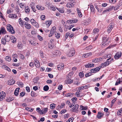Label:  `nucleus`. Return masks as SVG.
<instances>
[{
    "label": "nucleus",
    "instance_id": "obj_41",
    "mask_svg": "<svg viewBox=\"0 0 122 122\" xmlns=\"http://www.w3.org/2000/svg\"><path fill=\"white\" fill-rule=\"evenodd\" d=\"M79 76L81 78H82L84 76V74L82 72H80L79 74Z\"/></svg>",
    "mask_w": 122,
    "mask_h": 122
},
{
    "label": "nucleus",
    "instance_id": "obj_6",
    "mask_svg": "<svg viewBox=\"0 0 122 122\" xmlns=\"http://www.w3.org/2000/svg\"><path fill=\"white\" fill-rule=\"evenodd\" d=\"M122 55V53L121 52H117L114 56V57L116 59H118Z\"/></svg>",
    "mask_w": 122,
    "mask_h": 122
},
{
    "label": "nucleus",
    "instance_id": "obj_46",
    "mask_svg": "<svg viewBox=\"0 0 122 122\" xmlns=\"http://www.w3.org/2000/svg\"><path fill=\"white\" fill-rule=\"evenodd\" d=\"M73 82V80H71L70 79H68L67 81V83L69 84H71Z\"/></svg>",
    "mask_w": 122,
    "mask_h": 122
},
{
    "label": "nucleus",
    "instance_id": "obj_7",
    "mask_svg": "<svg viewBox=\"0 0 122 122\" xmlns=\"http://www.w3.org/2000/svg\"><path fill=\"white\" fill-rule=\"evenodd\" d=\"M1 95H0V101H2L4 99L5 97V93L3 92H1L0 93Z\"/></svg>",
    "mask_w": 122,
    "mask_h": 122
},
{
    "label": "nucleus",
    "instance_id": "obj_45",
    "mask_svg": "<svg viewBox=\"0 0 122 122\" xmlns=\"http://www.w3.org/2000/svg\"><path fill=\"white\" fill-rule=\"evenodd\" d=\"M120 79H120V78H119L118 79V80H119V81H116V83H115V85H117L118 84L120 83L121 82V81L120 80Z\"/></svg>",
    "mask_w": 122,
    "mask_h": 122
},
{
    "label": "nucleus",
    "instance_id": "obj_4",
    "mask_svg": "<svg viewBox=\"0 0 122 122\" xmlns=\"http://www.w3.org/2000/svg\"><path fill=\"white\" fill-rule=\"evenodd\" d=\"M75 53V50L73 49H72L67 53V56L69 57H72L73 56Z\"/></svg>",
    "mask_w": 122,
    "mask_h": 122
},
{
    "label": "nucleus",
    "instance_id": "obj_5",
    "mask_svg": "<svg viewBox=\"0 0 122 122\" xmlns=\"http://www.w3.org/2000/svg\"><path fill=\"white\" fill-rule=\"evenodd\" d=\"M114 24L113 23H111L108 26V29L107 30V32L108 33H110L114 27Z\"/></svg>",
    "mask_w": 122,
    "mask_h": 122
},
{
    "label": "nucleus",
    "instance_id": "obj_33",
    "mask_svg": "<svg viewBox=\"0 0 122 122\" xmlns=\"http://www.w3.org/2000/svg\"><path fill=\"white\" fill-rule=\"evenodd\" d=\"M25 10L26 12H29L30 11V9L28 6H26L25 8Z\"/></svg>",
    "mask_w": 122,
    "mask_h": 122
},
{
    "label": "nucleus",
    "instance_id": "obj_16",
    "mask_svg": "<svg viewBox=\"0 0 122 122\" xmlns=\"http://www.w3.org/2000/svg\"><path fill=\"white\" fill-rule=\"evenodd\" d=\"M36 8L39 10H43L45 9L44 7H43L42 6L39 5H37L36 6Z\"/></svg>",
    "mask_w": 122,
    "mask_h": 122
},
{
    "label": "nucleus",
    "instance_id": "obj_2",
    "mask_svg": "<svg viewBox=\"0 0 122 122\" xmlns=\"http://www.w3.org/2000/svg\"><path fill=\"white\" fill-rule=\"evenodd\" d=\"M99 31V30L97 28H96L94 29L92 35V37H94L95 36H96L97 37L98 36V32Z\"/></svg>",
    "mask_w": 122,
    "mask_h": 122
},
{
    "label": "nucleus",
    "instance_id": "obj_42",
    "mask_svg": "<svg viewBox=\"0 0 122 122\" xmlns=\"http://www.w3.org/2000/svg\"><path fill=\"white\" fill-rule=\"evenodd\" d=\"M23 45L21 43H19L18 45V47L19 48L21 49L22 48Z\"/></svg>",
    "mask_w": 122,
    "mask_h": 122
},
{
    "label": "nucleus",
    "instance_id": "obj_50",
    "mask_svg": "<svg viewBox=\"0 0 122 122\" xmlns=\"http://www.w3.org/2000/svg\"><path fill=\"white\" fill-rule=\"evenodd\" d=\"M13 100V99H12L11 98H7V99H6V101L7 102H9L12 101Z\"/></svg>",
    "mask_w": 122,
    "mask_h": 122
},
{
    "label": "nucleus",
    "instance_id": "obj_32",
    "mask_svg": "<svg viewBox=\"0 0 122 122\" xmlns=\"http://www.w3.org/2000/svg\"><path fill=\"white\" fill-rule=\"evenodd\" d=\"M36 111L37 112H39V113L40 114H43V113L41 112V110L39 107H37L36 108Z\"/></svg>",
    "mask_w": 122,
    "mask_h": 122
},
{
    "label": "nucleus",
    "instance_id": "obj_54",
    "mask_svg": "<svg viewBox=\"0 0 122 122\" xmlns=\"http://www.w3.org/2000/svg\"><path fill=\"white\" fill-rule=\"evenodd\" d=\"M41 19L42 20H44L45 19V16L44 15H42L41 17Z\"/></svg>",
    "mask_w": 122,
    "mask_h": 122
},
{
    "label": "nucleus",
    "instance_id": "obj_49",
    "mask_svg": "<svg viewBox=\"0 0 122 122\" xmlns=\"http://www.w3.org/2000/svg\"><path fill=\"white\" fill-rule=\"evenodd\" d=\"M80 92V91H79V92H77L76 93L75 95L76 97H78L80 96V94L79 93Z\"/></svg>",
    "mask_w": 122,
    "mask_h": 122
},
{
    "label": "nucleus",
    "instance_id": "obj_51",
    "mask_svg": "<svg viewBox=\"0 0 122 122\" xmlns=\"http://www.w3.org/2000/svg\"><path fill=\"white\" fill-rule=\"evenodd\" d=\"M20 6V7L21 8H23L24 5V4L22 3H21L19 4Z\"/></svg>",
    "mask_w": 122,
    "mask_h": 122
},
{
    "label": "nucleus",
    "instance_id": "obj_30",
    "mask_svg": "<svg viewBox=\"0 0 122 122\" xmlns=\"http://www.w3.org/2000/svg\"><path fill=\"white\" fill-rule=\"evenodd\" d=\"M6 41L5 39L4 38H2L1 39V42L2 44H3L5 45L6 43Z\"/></svg>",
    "mask_w": 122,
    "mask_h": 122
},
{
    "label": "nucleus",
    "instance_id": "obj_58",
    "mask_svg": "<svg viewBox=\"0 0 122 122\" xmlns=\"http://www.w3.org/2000/svg\"><path fill=\"white\" fill-rule=\"evenodd\" d=\"M92 48V47L91 46H89L86 47V50H90Z\"/></svg>",
    "mask_w": 122,
    "mask_h": 122
},
{
    "label": "nucleus",
    "instance_id": "obj_26",
    "mask_svg": "<svg viewBox=\"0 0 122 122\" xmlns=\"http://www.w3.org/2000/svg\"><path fill=\"white\" fill-rule=\"evenodd\" d=\"M109 59H108L107 60V61L105 62L107 66L109 65L111 63V61H109Z\"/></svg>",
    "mask_w": 122,
    "mask_h": 122
},
{
    "label": "nucleus",
    "instance_id": "obj_44",
    "mask_svg": "<svg viewBox=\"0 0 122 122\" xmlns=\"http://www.w3.org/2000/svg\"><path fill=\"white\" fill-rule=\"evenodd\" d=\"M77 98L76 97H74L71 99V100L73 103H74L76 101Z\"/></svg>",
    "mask_w": 122,
    "mask_h": 122
},
{
    "label": "nucleus",
    "instance_id": "obj_24",
    "mask_svg": "<svg viewBox=\"0 0 122 122\" xmlns=\"http://www.w3.org/2000/svg\"><path fill=\"white\" fill-rule=\"evenodd\" d=\"M3 66V67H4L5 69L7 70L8 71H11L10 69L7 66L5 65H4Z\"/></svg>",
    "mask_w": 122,
    "mask_h": 122
},
{
    "label": "nucleus",
    "instance_id": "obj_43",
    "mask_svg": "<svg viewBox=\"0 0 122 122\" xmlns=\"http://www.w3.org/2000/svg\"><path fill=\"white\" fill-rule=\"evenodd\" d=\"M90 9L92 12H93L94 10V6L92 5H90Z\"/></svg>",
    "mask_w": 122,
    "mask_h": 122
},
{
    "label": "nucleus",
    "instance_id": "obj_8",
    "mask_svg": "<svg viewBox=\"0 0 122 122\" xmlns=\"http://www.w3.org/2000/svg\"><path fill=\"white\" fill-rule=\"evenodd\" d=\"M30 21L32 24L35 26L37 27L38 25V23L36 22L34 19H31Z\"/></svg>",
    "mask_w": 122,
    "mask_h": 122
},
{
    "label": "nucleus",
    "instance_id": "obj_48",
    "mask_svg": "<svg viewBox=\"0 0 122 122\" xmlns=\"http://www.w3.org/2000/svg\"><path fill=\"white\" fill-rule=\"evenodd\" d=\"M37 37L38 39L40 41H41L43 40V38L42 37L39 35Z\"/></svg>",
    "mask_w": 122,
    "mask_h": 122
},
{
    "label": "nucleus",
    "instance_id": "obj_63",
    "mask_svg": "<svg viewBox=\"0 0 122 122\" xmlns=\"http://www.w3.org/2000/svg\"><path fill=\"white\" fill-rule=\"evenodd\" d=\"M33 89L35 91H36L38 89V87L36 86H35L33 87Z\"/></svg>",
    "mask_w": 122,
    "mask_h": 122
},
{
    "label": "nucleus",
    "instance_id": "obj_15",
    "mask_svg": "<svg viewBox=\"0 0 122 122\" xmlns=\"http://www.w3.org/2000/svg\"><path fill=\"white\" fill-rule=\"evenodd\" d=\"M4 39L6 42H9L10 40V36L8 35H6L5 36Z\"/></svg>",
    "mask_w": 122,
    "mask_h": 122
},
{
    "label": "nucleus",
    "instance_id": "obj_56",
    "mask_svg": "<svg viewBox=\"0 0 122 122\" xmlns=\"http://www.w3.org/2000/svg\"><path fill=\"white\" fill-rule=\"evenodd\" d=\"M70 34V33L69 32H67L66 33V35L65 37L66 39L69 36Z\"/></svg>",
    "mask_w": 122,
    "mask_h": 122
},
{
    "label": "nucleus",
    "instance_id": "obj_34",
    "mask_svg": "<svg viewBox=\"0 0 122 122\" xmlns=\"http://www.w3.org/2000/svg\"><path fill=\"white\" fill-rule=\"evenodd\" d=\"M55 36L57 38H59L60 36V34L58 33H56L55 34Z\"/></svg>",
    "mask_w": 122,
    "mask_h": 122
},
{
    "label": "nucleus",
    "instance_id": "obj_18",
    "mask_svg": "<svg viewBox=\"0 0 122 122\" xmlns=\"http://www.w3.org/2000/svg\"><path fill=\"white\" fill-rule=\"evenodd\" d=\"M110 39L109 38H106V37H104L103 38V41L104 42H106L107 41L109 42Z\"/></svg>",
    "mask_w": 122,
    "mask_h": 122
},
{
    "label": "nucleus",
    "instance_id": "obj_64",
    "mask_svg": "<svg viewBox=\"0 0 122 122\" xmlns=\"http://www.w3.org/2000/svg\"><path fill=\"white\" fill-rule=\"evenodd\" d=\"M48 76L49 77L51 78H52L53 77V75L51 74H48Z\"/></svg>",
    "mask_w": 122,
    "mask_h": 122
},
{
    "label": "nucleus",
    "instance_id": "obj_40",
    "mask_svg": "<svg viewBox=\"0 0 122 122\" xmlns=\"http://www.w3.org/2000/svg\"><path fill=\"white\" fill-rule=\"evenodd\" d=\"M72 93H67L65 94V96L66 97H70L71 95H72Z\"/></svg>",
    "mask_w": 122,
    "mask_h": 122
},
{
    "label": "nucleus",
    "instance_id": "obj_62",
    "mask_svg": "<svg viewBox=\"0 0 122 122\" xmlns=\"http://www.w3.org/2000/svg\"><path fill=\"white\" fill-rule=\"evenodd\" d=\"M54 105V104H51L50 105V107L51 109H53L55 108V106L53 105Z\"/></svg>",
    "mask_w": 122,
    "mask_h": 122
},
{
    "label": "nucleus",
    "instance_id": "obj_1",
    "mask_svg": "<svg viewBox=\"0 0 122 122\" xmlns=\"http://www.w3.org/2000/svg\"><path fill=\"white\" fill-rule=\"evenodd\" d=\"M7 30L12 34H14L15 32L12 26L10 24L8 25L7 26Z\"/></svg>",
    "mask_w": 122,
    "mask_h": 122
},
{
    "label": "nucleus",
    "instance_id": "obj_20",
    "mask_svg": "<svg viewBox=\"0 0 122 122\" xmlns=\"http://www.w3.org/2000/svg\"><path fill=\"white\" fill-rule=\"evenodd\" d=\"M91 19L89 18L85 20V22L86 24H89L91 22Z\"/></svg>",
    "mask_w": 122,
    "mask_h": 122
},
{
    "label": "nucleus",
    "instance_id": "obj_9",
    "mask_svg": "<svg viewBox=\"0 0 122 122\" xmlns=\"http://www.w3.org/2000/svg\"><path fill=\"white\" fill-rule=\"evenodd\" d=\"M79 106L78 104H76L75 105L74 107L72 108L71 109L72 110L73 112H76L77 111L79 107Z\"/></svg>",
    "mask_w": 122,
    "mask_h": 122
},
{
    "label": "nucleus",
    "instance_id": "obj_35",
    "mask_svg": "<svg viewBox=\"0 0 122 122\" xmlns=\"http://www.w3.org/2000/svg\"><path fill=\"white\" fill-rule=\"evenodd\" d=\"M26 28L28 29H30L31 28V26L28 23L26 25H25Z\"/></svg>",
    "mask_w": 122,
    "mask_h": 122
},
{
    "label": "nucleus",
    "instance_id": "obj_36",
    "mask_svg": "<svg viewBox=\"0 0 122 122\" xmlns=\"http://www.w3.org/2000/svg\"><path fill=\"white\" fill-rule=\"evenodd\" d=\"M94 69L95 71V72H96L99 71L100 70V68H99V67H98L97 68H95Z\"/></svg>",
    "mask_w": 122,
    "mask_h": 122
},
{
    "label": "nucleus",
    "instance_id": "obj_53",
    "mask_svg": "<svg viewBox=\"0 0 122 122\" xmlns=\"http://www.w3.org/2000/svg\"><path fill=\"white\" fill-rule=\"evenodd\" d=\"M107 66L105 64V62L103 63H102L101 64V66L100 67H102L103 68L104 67L106 66Z\"/></svg>",
    "mask_w": 122,
    "mask_h": 122
},
{
    "label": "nucleus",
    "instance_id": "obj_28",
    "mask_svg": "<svg viewBox=\"0 0 122 122\" xmlns=\"http://www.w3.org/2000/svg\"><path fill=\"white\" fill-rule=\"evenodd\" d=\"M16 39L15 37H12L11 38V41L13 43H15L16 41Z\"/></svg>",
    "mask_w": 122,
    "mask_h": 122
},
{
    "label": "nucleus",
    "instance_id": "obj_47",
    "mask_svg": "<svg viewBox=\"0 0 122 122\" xmlns=\"http://www.w3.org/2000/svg\"><path fill=\"white\" fill-rule=\"evenodd\" d=\"M63 86L61 85H60L58 87V89L60 90H61Z\"/></svg>",
    "mask_w": 122,
    "mask_h": 122
},
{
    "label": "nucleus",
    "instance_id": "obj_27",
    "mask_svg": "<svg viewBox=\"0 0 122 122\" xmlns=\"http://www.w3.org/2000/svg\"><path fill=\"white\" fill-rule=\"evenodd\" d=\"M49 89V87L48 86L46 85L43 87V90L45 91H47Z\"/></svg>",
    "mask_w": 122,
    "mask_h": 122
},
{
    "label": "nucleus",
    "instance_id": "obj_23",
    "mask_svg": "<svg viewBox=\"0 0 122 122\" xmlns=\"http://www.w3.org/2000/svg\"><path fill=\"white\" fill-rule=\"evenodd\" d=\"M21 20V18L19 19V20H20V24L21 23V24H22L23 25H27V24L28 23L26 22H22V20Z\"/></svg>",
    "mask_w": 122,
    "mask_h": 122
},
{
    "label": "nucleus",
    "instance_id": "obj_11",
    "mask_svg": "<svg viewBox=\"0 0 122 122\" xmlns=\"http://www.w3.org/2000/svg\"><path fill=\"white\" fill-rule=\"evenodd\" d=\"M6 31L4 28L2 27L1 28V29L0 30V35L1 34H5V33Z\"/></svg>",
    "mask_w": 122,
    "mask_h": 122
},
{
    "label": "nucleus",
    "instance_id": "obj_55",
    "mask_svg": "<svg viewBox=\"0 0 122 122\" xmlns=\"http://www.w3.org/2000/svg\"><path fill=\"white\" fill-rule=\"evenodd\" d=\"M91 73L90 72L87 73L85 75L86 77H87L89 76H91Z\"/></svg>",
    "mask_w": 122,
    "mask_h": 122
},
{
    "label": "nucleus",
    "instance_id": "obj_38",
    "mask_svg": "<svg viewBox=\"0 0 122 122\" xmlns=\"http://www.w3.org/2000/svg\"><path fill=\"white\" fill-rule=\"evenodd\" d=\"M64 66V65L63 64H61L58 65L57 66L63 69Z\"/></svg>",
    "mask_w": 122,
    "mask_h": 122
},
{
    "label": "nucleus",
    "instance_id": "obj_3",
    "mask_svg": "<svg viewBox=\"0 0 122 122\" xmlns=\"http://www.w3.org/2000/svg\"><path fill=\"white\" fill-rule=\"evenodd\" d=\"M56 27L55 26L52 27L51 29L50 30V32L49 35V37H51L52 35L54 34L55 32L56 31Z\"/></svg>",
    "mask_w": 122,
    "mask_h": 122
},
{
    "label": "nucleus",
    "instance_id": "obj_61",
    "mask_svg": "<svg viewBox=\"0 0 122 122\" xmlns=\"http://www.w3.org/2000/svg\"><path fill=\"white\" fill-rule=\"evenodd\" d=\"M66 112V109H64L62 110L61 112V114L64 113Z\"/></svg>",
    "mask_w": 122,
    "mask_h": 122
},
{
    "label": "nucleus",
    "instance_id": "obj_21",
    "mask_svg": "<svg viewBox=\"0 0 122 122\" xmlns=\"http://www.w3.org/2000/svg\"><path fill=\"white\" fill-rule=\"evenodd\" d=\"M15 81L13 80H9V85H12L15 83Z\"/></svg>",
    "mask_w": 122,
    "mask_h": 122
},
{
    "label": "nucleus",
    "instance_id": "obj_10",
    "mask_svg": "<svg viewBox=\"0 0 122 122\" xmlns=\"http://www.w3.org/2000/svg\"><path fill=\"white\" fill-rule=\"evenodd\" d=\"M53 54L54 56H59L61 54V52L58 50L55 51Z\"/></svg>",
    "mask_w": 122,
    "mask_h": 122
},
{
    "label": "nucleus",
    "instance_id": "obj_14",
    "mask_svg": "<svg viewBox=\"0 0 122 122\" xmlns=\"http://www.w3.org/2000/svg\"><path fill=\"white\" fill-rule=\"evenodd\" d=\"M91 55V53H87L83 55L82 57L83 58H86L90 56Z\"/></svg>",
    "mask_w": 122,
    "mask_h": 122
},
{
    "label": "nucleus",
    "instance_id": "obj_22",
    "mask_svg": "<svg viewBox=\"0 0 122 122\" xmlns=\"http://www.w3.org/2000/svg\"><path fill=\"white\" fill-rule=\"evenodd\" d=\"M20 89L19 88H18L15 89L14 92V94L16 96H17L18 94L19 90Z\"/></svg>",
    "mask_w": 122,
    "mask_h": 122
},
{
    "label": "nucleus",
    "instance_id": "obj_57",
    "mask_svg": "<svg viewBox=\"0 0 122 122\" xmlns=\"http://www.w3.org/2000/svg\"><path fill=\"white\" fill-rule=\"evenodd\" d=\"M25 94L24 92H22L20 93V96H21V97H23V96H24Z\"/></svg>",
    "mask_w": 122,
    "mask_h": 122
},
{
    "label": "nucleus",
    "instance_id": "obj_25",
    "mask_svg": "<svg viewBox=\"0 0 122 122\" xmlns=\"http://www.w3.org/2000/svg\"><path fill=\"white\" fill-rule=\"evenodd\" d=\"M57 9L61 13H63L64 12V11L62 8H57Z\"/></svg>",
    "mask_w": 122,
    "mask_h": 122
},
{
    "label": "nucleus",
    "instance_id": "obj_39",
    "mask_svg": "<svg viewBox=\"0 0 122 122\" xmlns=\"http://www.w3.org/2000/svg\"><path fill=\"white\" fill-rule=\"evenodd\" d=\"M5 59L7 61H10L11 60V58L9 56H6L5 58Z\"/></svg>",
    "mask_w": 122,
    "mask_h": 122
},
{
    "label": "nucleus",
    "instance_id": "obj_13",
    "mask_svg": "<svg viewBox=\"0 0 122 122\" xmlns=\"http://www.w3.org/2000/svg\"><path fill=\"white\" fill-rule=\"evenodd\" d=\"M9 17L10 18L14 19L16 18L17 16L15 14H10L9 15Z\"/></svg>",
    "mask_w": 122,
    "mask_h": 122
},
{
    "label": "nucleus",
    "instance_id": "obj_29",
    "mask_svg": "<svg viewBox=\"0 0 122 122\" xmlns=\"http://www.w3.org/2000/svg\"><path fill=\"white\" fill-rule=\"evenodd\" d=\"M52 23V21H47L46 22V24L47 25H48V26H49L50 25H51Z\"/></svg>",
    "mask_w": 122,
    "mask_h": 122
},
{
    "label": "nucleus",
    "instance_id": "obj_31",
    "mask_svg": "<svg viewBox=\"0 0 122 122\" xmlns=\"http://www.w3.org/2000/svg\"><path fill=\"white\" fill-rule=\"evenodd\" d=\"M35 6V3L34 2H31L30 4V6L31 9H33Z\"/></svg>",
    "mask_w": 122,
    "mask_h": 122
},
{
    "label": "nucleus",
    "instance_id": "obj_17",
    "mask_svg": "<svg viewBox=\"0 0 122 122\" xmlns=\"http://www.w3.org/2000/svg\"><path fill=\"white\" fill-rule=\"evenodd\" d=\"M76 10L77 12V13L79 15V17H81L82 16V14L80 10L78 8H77Z\"/></svg>",
    "mask_w": 122,
    "mask_h": 122
},
{
    "label": "nucleus",
    "instance_id": "obj_37",
    "mask_svg": "<svg viewBox=\"0 0 122 122\" xmlns=\"http://www.w3.org/2000/svg\"><path fill=\"white\" fill-rule=\"evenodd\" d=\"M74 120V118L73 117L70 118L66 122H72Z\"/></svg>",
    "mask_w": 122,
    "mask_h": 122
},
{
    "label": "nucleus",
    "instance_id": "obj_19",
    "mask_svg": "<svg viewBox=\"0 0 122 122\" xmlns=\"http://www.w3.org/2000/svg\"><path fill=\"white\" fill-rule=\"evenodd\" d=\"M102 115H103V114L102 112H98L97 116V117L99 119L101 118L102 117Z\"/></svg>",
    "mask_w": 122,
    "mask_h": 122
},
{
    "label": "nucleus",
    "instance_id": "obj_52",
    "mask_svg": "<svg viewBox=\"0 0 122 122\" xmlns=\"http://www.w3.org/2000/svg\"><path fill=\"white\" fill-rule=\"evenodd\" d=\"M19 86L20 87H23V86L24 84L21 82H19L18 83Z\"/></svg>",
    "mask_w": 122,
    "mask_h": 122
},
{
    "label": "nucleus",
    "instance_id": "obj_59",
    "mask_svg": "<svg viewBox=\"0 0 122 122\" xmlns=\"http://www.w3.org/2000/svg\"><path fill=\"white\" fill-rule=\"evenodd\" d=\"M92 61L95 62H97L99 61V60H98V59H96L95 60H93Z\"/></svg>",
    "mask_w": 122,
    "mask_h": 122
},
{
    "label": "nucleus",
    "instance_id": "obj_12",
    "mask_svg": "<svg viewBox=\"0 0 122 122\" xmlns=\"http://www.w3.org/2000/svg\"><path fill=\"white\" fill-rule=\"evenodd\" d=\"M35 65L36 67L37 68H39L40 66V63L39 61L37 60H35Z\"/></svg>",
    "mask_w": 122,
    "mask_h": 122
},
{
    "label": "nucleus",
    "instance_id": "obj_60",
    "mask_svg": "<svg viewBox=\"0 0 122 122\" xmlns=\"http://www.w3.org/2000/svg\"><path fill=\"white\" fill-rule=\"evenodd\" d=\"M50 8L53 11H55L56 10V9L54 6H51L50 7Z\"/></svg>",
    "mask_w": 122,
    "mask_h": 122
}]
</instances>
